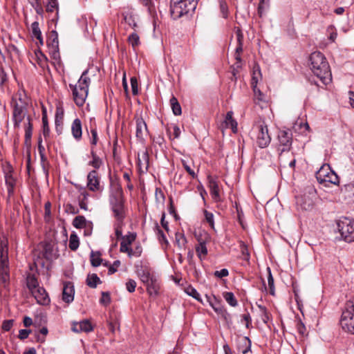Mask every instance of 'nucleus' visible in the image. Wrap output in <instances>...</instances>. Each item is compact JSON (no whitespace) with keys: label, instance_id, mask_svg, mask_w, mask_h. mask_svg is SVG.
I'll list each match as a JSON object with an SVG mask.
<instances>
[{"label":"nucleus","instance_id":"nucleus-59","mask_svg":"<svg viewBox=\"0 0 354 354\" xmlns=\"http://www.w3.org/2000/svg\"><path fill=\"white\" fill-rule=\"evenodd\" d=\"M91 145H96L98 142V136L96 129H91Z\"/></svg>","mask_w":354,"mask_h":354},{"label":"nucleus","instance_id":"nucleus-13","mask_svg":"<svg viewBox=\"0 0 354 354\" xmlns=\"http://www.w3.org/2000/svg\"><path fill=\"white\" fill-rule=\"evenodd\" d=\"M87 187L91 192L101 191L100 177L98 172L93 169L87 175Z\"/></svg>","mask_w":354,"mask_h":354},{"label":"nucleus","instance_id":"nucleus-57","mask_svg":"<svg viewBox=\"0 0 354 354\" xmlns=\"http://www.w3.org/2000/svg\"><path fill=\"white\" fill-rule=\"evenodd\" d=\"M120 261L116 260L113 262L112 265H110L108 270L109 274H112L115 273L117 271L118 268L120 267Z\"/></svg>","mask_w":354,"mask_h":354},{"label":"nucleus","instance_id":"nucleus-17","mask_svg":"<svg viewBox=\"0 0 354 354\" xmlns=\"http://www.w3.org/2000/svg\"><path fill=\"white\" fill-rule=\"evenodd\" d=\"M208 180V187L209 188L210 194L212 196V199L215 202L221 201V196L219 192V187L218 181L215 178H213L210 176L207 177Z\"/></svg>","mask_w":354,"mask_h":354},{"label":"nucleus","instance_id":"nucleus-18","mask_svg":"<svg viewBox=\"0 0 354 354\" xmlns=\"http://www.w3.org/2000/svg\"><path fill=\"white\" fill-rule=\"evenodd\" d=\"M136 136L139 140L144 141L145 136H146L148 133L147 124L142 118H137L136 119Z\"/></svg>","mask_w":354,"mask_h":354},{"label":"nucleus","instance_id":"nucleus-33","mask_svg":"<svg viewBox=\"0 0 354 354\" xmlns=\"http://www.w3.org/2000/svg\"><path fill=\"white\" fill-rule=\"evenodd\" d=\"M28 120V124L25 128V142L27 144L30 142L32 133V124L31 123V118L28 115L26 118Z\"/></svg>","mask_w":354,"mask_h":354},{"label":"nucleus","instance_id":"nucleus-31","mask_svg":"<svg viewBox=\"0 0 354 354\" xmlns=\"http://www.w3.org/2000/svg\"><path fill=\"white\" fill-rule=\"evenodd\" d=\"M223 297L230 306L232 307H236L238 306V301L233 292H223Z\"/></svg>","mask_w":354,"mask_h":354},{"label":"nucleus","instance_id":"nucleus-19","mask_svg":"<svg viewBox=\"0 0 354 354\" xmlns=\"http://www.w3.org/2000/svg\"><path fill=\"white\" fill-rule=\"evenodd\" d=\"M37 303L41 305H48L50 303V298L46 290L43 287H39L31 292Z\"/></svg>","mask_w":354,"mask_h":354},{"label":"nucleus","instance_id":"nucleus-51","mask_svg":"<svg viewBox=\"0 0 354 354\" xmlns=\"http://www.w3.org/2000/svg\"><path fill=\"white\" fill-rule=\"evenodd\" d=\"M153 275H151L149 271L142 270L140 274L141 281L147 284L152 279Z\"/></svg>","mask_w":354,"mask_h":354},{"label":"nucleus","instance_id":"nucleus-44","mask_svg":"<svg viewBox=\"0 0 354 354\" xmlns=\"http://www.w3.org/2000/svg\"><path fill=\"white\" fill-rule=\"evenodd\" d=\"M257 307L260 310L261 313V319L265 323L267 324L268 320L270 319L269 313L266 306H262L261 304H257Z\"/></svg>","mask_w":354,"mask_h":354},{"label":"nucleus","instance_id":"nucleus-54","mask_svg":"<svg viewBox=\"0 0 354 354\" xmlns=\"http://www.w3.org/2000/svg\"><path fill=\"white\" fill-rule=\"evenodd\" d=\"M23 104L25 107H27L28 105V97L26 96V95H24L22 96L21 94H19L18 102L16 100H14L12 99V104Z\"/></svg>","mask_w":354,"mask_h":354},{"label":"nucleus","instance_id":"nucleus-14","mask_svg":"<svg viewBox=\"0 0 354 354\" xmlns=\"http://www.w3.org/2000/svg\"><path fill=\"white\" fill-rule=\"evenodd\" d=\"M12 168L8 165L4 170L5 180L7 186V191L9 196L14 194V188L15 187V178L12 175Z\"/></svg>","mask_w":354,"mask_h":354},{"label":"nucleus","instance_id":"nucleus-60","mask_svg":"<svg viewBox=\"0 0 354 354\" xmlns=\"http://www.w3.org/2000/svg\"><path fill=\"white\" fill-rule=\"evenodd\" d=\"M13 319H7L3 321L2 324V329L5 331H9L13 326Z\"/></svg>","mask_w":354,"mask_h":354},{"label":"nucleus","instance_id":"nucleus-43","mask_svg":"<svg viewBox=\"0 0 354 354\" xmlns=\"http://www.w3.org/2000/svg\"><path fill=\"white\" fill-rule=\"evenodd\" d=\"M128 41L135 48L140 44V37L136 32H132L128 37Z\"/></svg>","mask_w":354,"mask_h":354},{"label":"nucleus","instance_id":"nucleus-37","mask_svg":"<svg viewBox=\"0 0 354 354\" xmlns=\"http://www.w3.org/2000/svg\"><path fill=\"white\" fill-rule=\"evenodd\" d=\"M196 252L198 258L202 260L203 256L205 257L207 254V249L205 242H200L198 245L196 246Z\"/></svg>","mask_w":354,"mask_h":354},{"label":"nucleus","instance_id":"nucleus-41","mask_svg":"<svg viewBox=\"0 0 354 354\" xmlns=\"http://www.w3.org/2000/svg\"><path fill=\"white\" fill-rule=\"evenodd\" d=\"M140 1L143 6L147 8V10L151 16L156 14L155 6L151 0H140Z\"/></svg>","mask_w":354,"mask_h":354},{"label":"nucleus","instance_id":"nucleus-23","mask_svg":"<svg viewBox=\"0 0 354 354\" xmlns=\"http://www.w3.org/2000/svg\"><path fill=\"white\" fill-rule=\"evenodd\" d=\"M71 133L73 138L77 141L81 140L82 136V122L79 118H76L73 120L71 125Z\"/></svg>","mask_w":354,"mask_h":354},{"label":"nucleus","instance_id":"nucleus-2","mask_svg":"<svg viewBox=\"0 0 354 354\" xmlns=\"http://www.w3.org/2000/svg\"><path fill=\"white\" fill-rule=\"evenodd\" d=\"M88 70H85L77 84H69L72 91L73 99L77 106H82L87 98L88 88L91 84V78L88 76Z\"/></svg>","mask_w":354,"mask_h":354},{"label":"nucleus","instance_id":"nucleus-1","mask_svg":"<svg viewBox=\"0 0 354 354\" xmlns=\"http://www.w3.org/2000/svg\"><path fill=\"white\" fill-rule=\"evenodd\" d=\"M310 68L324 85H327L332 80L330 66L326 58L319 51L313 52L309 57Z\"/></svg>","mask_w":354,"mask_h":354},{"label":"nucleus","instance_id":"nucleus-55","mask_svg":"<svg viewBox=\"0 0 354 354\" xmlns=\"http://www.w3.org/2000/svg\"><path fill=\"white\" fill-rule=\"evenodd\" d=\"M0 253L1 255L8 254V241L6 240L0 241Z\"/></svg>","mask_w":354,"mask_h":354},{"label":"nucleus","instance_id":"nucleus-30","mask_svg":"<svg viewBox=\"0 0 354 354\" xmlns=\"http://www.w3.org/2000/svg\"><path fill=\"white\" fill-rule=\"evenodd\" d=\"M100 279L96 274H88L86 279V284L88 286L92 288H95L97 284L101 283Z\"/></svg>","mask_w":354,"mask_h":354},{"label":"nucleus","instance_id":"nucleus-48","mask_svg":"<svg viewBox=\"0 0 354 354\" xmlns=\"http://www.w3.org/2000/svg\"><path fill=\"white\" fill-rule=\"evenodd\" d=\"M204 215L205 218V221L209 224L212 229H214V214L212 212H208L207 210H204Z\"/></svg>","mask_w":354,"mask_h":354},{"label":"nucleus","instance_id":"nucleus-36","mask_svg":"<svg viewBox=\"0 0 354 354\" xmlns=\"http://www.w3.org/2000/svg\"><path fill=\"white\" fill-rule=\"evenodd\" d=\"M100 252L91 251L90 259L92 266L97 267L101 264L102 259L100 258Z\"/></svg>","mask_w":354,"mask_h":354},{"label":"nucleus","instance_id":"nucleus-9","mask_svg":"<svg viewBox=\"0 0 354 354\" xmlns=\"http://www.w3.org/2000/svg\"><path fill=\"white\" fill-rule=\"evenodd\" d=\"M205 299L214 310L225 320L227 321L230 317V314L222 304L221 299L216 297L215 295L209 296L207 295H205Z\"/></svg>","mask_w":354,"mask_h":354},{"label":"nucleus","instance_id":"nucleus-25","mask_svg":"<svg viewBox=\"0 0 354 354\" xmlns=\"http://www.w3.org/2000/svg\"><path fill=\"white\" fill-rule=\"evenodd\" d=\"M146 285L147 292L151 296H156L158 294L160 287L158 281L154 276L152 277L150 281H149Z\"/></svg>","mask_w":354,"mask_h":354},{"label":"nucleus","instance_id":"nucleus-8","mask_svg":"<svg viewBox=\"0 0 354 354\" xmlns=\"http://www.w3.org/2000/svg\"><path fill=\"white\" fill-rule=\"evenodd\" d=\"M337 225L342 239L347 243L353 242L354 220L348 218H344L339 220Z\"/></svg>","mask_w":354,"mask_h":354},{"label":"nucleus","instance_id":"nucleus-52","mask_svg":"<svg viewBox=\"0 0 354 354\" xmlns=\"http://www.w3.org/2000/svg\"><path fill=\"white\" fill-rule=\"evenodd\" d=\"M176 242L178 247L181 248L183 245H185L186 243V238L185 237L183 234L177 232L176 233Z\"/></svg>","mask_w":354,"mask_h":354},{"label":"nucleus","instance_id":"nucleus-63","mask_svg":"<svg viewBox=\"0 0 354 354\" xmlns=\"http://www.w3.org/2000/svg\"><path fill=\"white\" fill-rule=\"evenodd\" d=\"M119 324L118 323V321L116 319L115 320H113L112 319V317H111V320H109L108 322V326H109V330L114 333H115V328L116 327H118Z\"/></svg>","mask_w":354,"mask_h":354},{"label":"nucleus","instance_id":"nucleus-3","mask_svg":"<svg viewBox=\"0 0 354 354\" xmlns=\"http://www.w3.org/2000/svg\"><path fill=\"white\" fill-rule=\"evenodd\" d=\"M198 0H171L170 15L176 20L183 17L192 16L198 4Z\"/></svg>","mask_w":354,"mask_h":354},{"label":"nucleus","instance_id":"nucleus-20","mask_svg":"<svg viewBox=\"0 0 354 354\" xmlns=\"http://www.w3.org/2000/svg\"><path fill=\"white\" fill-rule=\"evenodd\" d=\"M93 330V327L88 319H84L80 322H73L72 324V330L75 333H88Z\"/></svg>","mask_w":354,"mask_h":354},{"label":"nucleus","instance_id":"nucleus-40","mask_svg":"<svg viewBox=\"0 0 354 354\" xmlns=\"http://www.w3.org/2000/svg\"><path fill=\"white\" fill-rule=\"evenodd\" d=\"M10 279L9 268H0V282L4 286L8 283Z\"/></svg>","mask_w":354,"mask_h":354},{"label":"nucleus","instance_id":"nucleus-39","mask_svg":"<svg viewBox=\"0 0 354 354\" xmlns=\"http://www.w3.org/2000/svg\"><path fill=\"white\" fill-rule=\"evenodd\" d=\"M124 220H116V222L114 224L115 234L117 239H122L124 236L122 235V225Z\"/></svg>","mask_w":354,"mask_h":354},{"label":"nucleus","instance_id":"nucleus-24","mask_svg":"<svg viewBox=\"0 0 354 354\" xmlns=\"http://www.w3.org/2000/svg\"><path fill=\"white\" fill-rule=\"evenodd\" d=\"M149 157L147 150L142 152L141 158L138 154V167L141 172H145L148 170Z\"/></svg>","mask_w":354,"mask_h":354},{"label":"nucleus","instance_id":"nucleus-34","mask_svg":"<svg viewBox=\"0 0 354 354\" xmlns=\"http://www.w3.org/2000/svg\"><path fill=\"white\" fill-rule=\"evenodd\" d=\"M88 196H89V194L87 192H86L85 190H84L82 192H81V194L78 198L79 205H80V208L84 210L88 209L87 201H88Z\"/></svg>","mask_w":354,"mask_h":354},{"label":"nucleus","instance_id":"nucleus-26","mask_svg":"<svg viewBox=\"0 0 354 354\" xmlns=\"http://www.w3.org/2000/svg\"><path fill=\"white\" fill-rule=\"evenodd\" d=\"M26 281V286L31 292L39 287L37 279L34 274L28 273Z\"/></svg>","mask_w":354,"mask_h":354},{"label":"nucleus","instance_id":"nucleus-47","mask_svg":"<svg viewBox=\"0 0 354 354\" xmlns=\"http://www.w3.org/2000/svg\"><path fill=\"white\" fill-rule=\"evenodd\" d=\"M32 33L33 37L36 39H39L41 35V32L39 28V23L37 21H35L31 25Z\"/></svg>","mask_w":354,"mask_h":354},{"label":"nucleus","instance_id":"nucleus-7","mask_svg":"<svg viewBox=\"0 0 354 354\" xmlns=\"http://www.w3.org/2000/svg\"><path fill=\"white\" fill-rule=\"evenodd\" d=\"M317 181L325 186L328 183L337 185L339 183V177L336 173L331 169L328 165H324L316 173Z\"/></svg>","mask_w":354,"mask_h":354},{"label":"nucleus","instance_id":"nucleus-6","mask_svg":"<svg viewBox=\"0 0 354 354\" xmlns=\"http://www.w3.org/2000/svg\"><path fill=\"white\" fill-rule=\"evenodd\" d=\"M340 324L344 330L354 334V297L346 304V309L342 312Z\"/></svg>","mask_w":354,"mask_h":354},{"label":"nucleus","instance_id":"nucleus-11","mask_svg":"<svg viewBox=\"0 0 354 354\" xmlns=\"http://www.w3.org/2000/svg\"><path fill=\"white\" fill-rule=\"evenodd\" d=\"M278 140L279 145L283 147L282 149H279L281 151L280 155L284 151H288L292 146V134L290 129L281 130L278 133Z\"/></svg>","mask_w":354,"mask_h":354},{"label":"nucleus","instance_id":"nucleus-38","mask_svg":"<svg viewBox=\"0 0 354 354\" xmlns=\"http://www.w3.org/2000/svg\"><path fill=\"white\" fill-rule=\"evenodd\" d=\"M86 225V220L84 216H77L73 221V225L77 229H82Z\"/></svg>","mask_w":354,"mask_h":354},{"label":"nucleus","instance_id":"nucleus-12","mask_svg":"<svg viewBox=\"0 0 354 354\" xmlns=\"http://www.w3.org/2000/svg\"><path fill=\"white\" fill-rule=\"evenodd\" d=\"M12 106V120L15 128H19L21 122L27 115V107L23 104H14Z\"/></svg>","mask_w":354,"mask_h":354},{"label":"nucleus","instance_id":"nucleus-28","mask_svg":"<svg viewBox=\"0 0 354 354\" xmlns=\"http://www.w3.org/2000/svg\"><path fill=\"white\" fill-rule=\"evenodd\" d=\"M91 154L92 160L89 161L88 165L93 167L96 170L102 166V160L93 150H91Z\"/></svg>","mask_w":354,"mask_h":354},{"label":"nucleus","instance_id":"nucleus-61","mask_svg":"<svg viewBox=\"0 0 354 354\" xmlns=\"http://www.w3.org/2000/svg\"><path fill=\"white\" fill-rule=\"evenodd\" d=\"M126 287L129 292H133L135 291L136 282L133 279H129V281L126 283Z\"/></svg>","mask_w":354,"mask_h":354},{"label":"nucleus","instance_id":"nucleus-53","mask_svg":"<svg viewBox=\"0 0 354 354\" xmlns=\"http://www.w3.org/2000/svg\"><path fill=\"white\" fill-rule=\"evenodd\" d=\"M100 303L106 306L111 303V297L109 292H102V298L100 299Z\"/></svg>","mask_w":354,"mask_h":354},{"label":"nucleus","instance_id":"nucleus-21","mask_svg":"<svg viewBox=\"0 0 354 354\" xmlns=\"http://www.w3.org/2000/svg\"><path fill=\"white\" fill-rule=\"evenodd\" d=\"M251 340L248 337H243L237 341V349L243 354H247L251 351Z\"/></svg>","mask_w":354,"mask_h":354},{"label":"nucleus","instance_id":"nucleus-35","mask_svg":"<svg viewBox=\"0 0 354 354\" xmlns=\"http://www.w3.org/2000/svg\"><path fill=\"white\" fill-rule=\"evenodd\" d=\"M185 292L189 296L192 297L198 301L203 304V300L201 297L200 294L197 292V290L191 285H189L185 288Z\"/></svg>","mask_w":354,"mask_h":354},{"label":"nucleus","instance_id":"nucleus-50","mask_svg":"<svg viewBox=\"0 0 354 354\" xmlns=\"http://www.w3.org/2000/svg\"><path fill=\"white\" fill-rule=\"evenodd\" d=\"M42 124H43V134L45 138L49 136L50 133V129L48 127V123L47 117L46 115H43L42 116Z\"/></svg>","mask_w":354,"mask_h":354},{"label":"nucleus","instance_id":"nucleus-22","mask_svg":"<svg viewBox=\"0 0 354 354\" xmlns=\"http://www.w3.org/2000/svg\"><path fill=\"white\" fill-rule=\"evenodd\" d=\"M154 232L157 236L158 240L161 244L162 248L164 250H167L169 245V241L163 232V230L160 228L158 223L157 222L155 223L154 226Z\"/></svg>","mask_w":354,"mask_h":354},{"label":"nucleus","instance_id":"nucleus-49","mask_svg":"<svg viewBox=\"0 0 354 354\" xmlns=\"http://www.w3.org/2000/svg\"><path fill=\"white\" fill-rule=\"evenodd\" d=\"M8 77L2 65L0 66V87H3L8 82Z\"/></svg>","mask_w":354,"mask_h":354},{"label":"nucleus","instance_id":"nucleus-56","mask_svg":"<svg viewBox=\"0 0 354 354\" xmlns=\"http://www.w3.org/2000/svg\"><path fill=\"white\" fill-rule=\"evenodd\" d=\"M253 91L255 95V97L259 101H266L264 94L257 87V85H253Z\"/></svg>","mask_w":354,"mask_h":354},{"label":"nucleus","instance_id":"nucleus-62","mask_svg":"<svg viewBox=\"0 0 354 354\" xmlns=\"http://www.w3.org/2000/svg\"><path fill=\"white\" fill-rule=\"evenodd\" d=\"M229 274V271L226 268H223L221 270H216L214 272V275L218 278H223L227 277Z\"/></svg>","mask_w":354,"mask_h":354},{"label":"nucleus","instance_id":"nucleus-27","mask_svg":"<svg viewBox=\"0 0 354 354\" xmlns=\"http://www.w3.org/2000/svg\"><path fill=\"white\" fill-rule=\"evenodd\" d=\"M232 115V111H230L227 112L224 122L226 127H230L233 132H236L237 128V122L233 119Z\"/></svg>","mask_w":354,"mask_h":354},{"label":"nucleus","instance_id":"nucleus-5","mask_svg":"<svg viewBox=\"0 0 354 354\" xmlns=\"http://www.w3.org/2000/svg\"><path fill=\"white\" fill-rule=\"evenodd\" d=\"M253 132L256 133V143L259 147H267L271 142L268 125L263 120L257 122L253 126Z\"/></svg>","mask_w":354,"mask_h":354},{"label":"nucleus","instance_id":"nucleus-4","mask_svg":"<svg viewBox=\"0 0 354 354\" xmlns=\"http://www.w3.org/2000/svg\"><path fill=\"white\" fill-rule=\"evenodd\" d=\"M109 203L115 219L124 220L125 218L124 201L121 189L118 188L111 193Z\"/></svg>","mask_w":354,"mask_h":354},{"label":"nucleus","instance_id":"nucleus-46","mask_svg":"<svg viewBox=\"0 0 354 354\" xmlns=\"http://www.w3.org/2000/svg\"><path fill=\"white\" fill-rule=\"evenodd\" d=\"M267 270H268V286H269V288H270V294L272 295H274V279H273V277L272 275L270 268H268Z\"/></svg>","mask_w":354,"mask_h":354},{"label":"nucleus","instance_id":"nucleus-42","mask_svg":"<svg viewBox=\"0 0 354 354\" xmlns=\"http://www.w3.org/2000/svg\"><path fill=\"white\" fill-rule=\"evenodd\" d=\"M136 239V234L134 232H129L124 235L122 239L121 243H124L127 245L129 246Z\"/></svg>","mask_w":354,"mask_h":354},{"label":"nucleus","instance_id":"nucleus-29","mask_svg":"<svg viewBox=\"0 0 354 354\" xmlns=\"http://www.w3.org/2000/svg\"><path fill=\"white\" fill-rule=\"evenodd\" d=\"M80 245V240L78 236L75 232H73L70 235L68 247L73 250L75 251L77 250Z\"/></svg>","mask_w":354,"mask_h":354},{"label":"nucleus","instance_id":"nucleus-45","mask_svg":"<svg viewBox=\"0 0 354 354\" xmlns=\"http://www.w3.org/2000/svg\"><path fill=\"white\" fill-rule=\"evenodd\" d=\"M57 10L56 16H58V3L57 0H50L46 6V10L48 12H53Z\"/></svg>","mask_w":354,"mask_h":354},{"label":"nucleus","instance_id":"nucleus-58","mask_svg":"<svg viewBox=\"0 0 354 354\" xmlns=\"http://www.w3.org/2000/svg\"><path fill=\"white\" fill-rule=\"evenodd\" d=\"M131 86L133 95H137L138 93V81L135 77L131 78Z\"/></svg>","mask_w":354,"mask_h":354},{"label":"nucleus","instance_id":"nucleus-16","mask_svg":"<svg viewBox=\"0 0 354 354\" xmlns=\"http://www.w3.org/2000/svg\"><path fill=\"white\" fill-rule=\"evenodd\" d=\"M46 43L48 48L52 51L54 58H55V56L59 54V41L57 31L52 30L50 32Z\"/></svg>","mask_w":354,"mask_h":354},{"label":"nucleus","instance_id":"nucleus-64","mask_svg":"<svg viewBox=\"0 0 354 354\" xmlns=\"http://www.w3.org/2000/svg\"><path fill=\"white\" fill-rule=\"evenodd\" d=\"M30 333H31L30 330L21 329L19 331V336H18V337L20 339L24 340V339H26L28 337V335H29V334Z\"/></svg>","mask_w":354,"mask_h":354},{"label":"nucleus","instance_id":"nucleus-32","mask_svg":"<svg viewBox=\"0 0 354 354\" xmlns=\"http://www.w3.org/2000/svg\"><path fill=\"white\" fill-rule=\"evenodd\" d=\"M170 105L175 115H180L182 113L181 106L178 102V100L174 95L170 99Z\"/></svg>","mask_w":354,"mask_h":354},{"label":"nucleus","instance_id":"nucleus-10","mask_svg":"<svg viewBox=\"0 0 354 354\" xmlns=\"http://www.w3.org/2000/svg\"><path fill=\"white\" fill-rule=\"evenodd\" d=\"M316 198L315 190L310 189L308 194H304L297 198V204L304 210H310L313 209Z\"/></svg>","mask_w":354,"mask_h":354},{"label":"nucleus","instance_id":"nucleus-15","mask_svg":"<svg viewBox=\"0 0 354 354\" xmlns=\"http://www.w3.org/2000/svg\"><path fill=\"white\" fill-rule=\"evenodd\" d=\"M75 288L71 281H65L64 283L62 291V300L67 303H71L74 299Z\"/></svg>","mask_w":354,"mask_h":354}]
</instances>
